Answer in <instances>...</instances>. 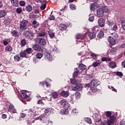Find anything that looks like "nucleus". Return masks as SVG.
I'll return each mask as SVG.
<instances>
[{
  "label": "nucleus",
  "instance_id": "f257e3e1",
  "mask_svg": "<svg viewBox=\"0 0 125 125\" xmlns=\"http://www.w3.org/2000/svg\"><path fill=\"white\" fill-rule=\"evenodd\" d=\"M23 35L26 38V39H28V40H33V38L35 37V33L31 31H25L23 33Z\"/></svg>",
  "mask_w": 125,
  "mask_h": 125
},
{
  "label": "nucleus",
  "instance_id": "f03ea898",
  "mask_svg": "<svg viewBox=\"0 0 125 125\" xmlns=\"http://www.w3.org/2000/svg\"><path fill=\"white\" fill-rule=\"evenodd\" d=\"M28 21L23 20L21 21L20 22V28L21 31H23V30H26V28L27 27V25L28 24Z\"/></svg>",
  "mask_w": 125,
  "mask_h": 125
},
{
  "label": "nucleus",
  "instance_id": "7ed1b4c3",
  "mask_svg": "<svg viewBox=\"0 0 125 125\" xmlns=\"http://www.w3.org/2000/svg\"><path fill=\"white\" fill-rule=\"evenodd\" d=\"M115 122V116H111L109 119H108L107 121L104 122V125H110L111 124H114Z\"/></svg>",
  "mask_w": 125,
  "mask_h": 125
},
{
  "label": "nucleus",
  "instance_id": "20e7f679",
  "mask_svg": "<svg viewBox=\"0 0 125 125\" xmlns=\"http://www.w3.org/2000/svg\"><path fill=\"white\" fill-rule=\"evenodd\" d=\"M21 98H24V99H27L30 97V92H26V90L21 91Z\"/></svg>",
  "mask_w": 125,
  "mask_h": 125
},
{
  "label": "nucleus",
  "instance_id": "39448f33",
  "mask_svg": "<svg viewBox=\"0 0 125 125\" xmlns=\"http://www.w3.org/2000/svg\"><path fill=\"white\" fill-rule=\"evenodd\" d=\"M38 115L37 111L36 110L30 109L28 110V115L29 117H36Z\"/></svg>",
  "mask_w": 125,
  "mask_h": 125
},
{
  "label": "nucleus",
  "instance_id": "423d86ee",
  "mask_svg": "<svg viewBox=\"0 0 125 125\" xmlns=\"http://www.w3.org/2000/svg\"><path fill=\"white\" fill-rule=\"evenodd\" d=\"M83 89V85L81 83H78L75 87H73L72 90L74 91H81Z\"/></svg>",
  "mask_w": 125,
  "mask_h": 125
},
{
  "label": "nucleus",
  "instance_id": "0eeeda50",
  "mask_svg": "<svg viewBox=\"0 0 125 125\" xmlns=\"http://www.w3.org/2000/svg\"><path fill=\"white\" fill-rule=\"evenodd\" d=\"M37 2H40L42 5L41 6V9L42 10H44L45 9V7H46V4H45V0H36Z\"/></svg>",
  "mask_w": 125,
  "mask_h": 125
},
{
  "label": "nucleus",
  "instance_id": "6e6552de",
  "mask_svg": "<svg viewBox=\"0 0 125 125\" xmlns=\"http://www.w3.org/2000/svg\"><path fill=\"white\" fill-rule=\"evenodd\" d=\"M91 84L93 86H98L100 84V82L98 80L94 79L91 81Z\"/></svg>",
  "mask_w": 125,
  "mask_h": 125
},
{
  "label": "nucleus",
  "instance_id": "1a4fd4ad",
  "mask_svg": "<svg viewBox=\"0 0 125 125\" xmlns=\"http://www.w3.org/2000/svg\"><path fill=\"white\" fill-rule=\"evenodd\" d=\"M98 25L100 27H104L105 26V20L103 18H100L98 20Z\"/></svg>",
  "mask_w": 125,
  "mask_h": 125
},
{
  "label": "nucleus",
  "instance_id": "9d476101",
  "mask_svg": "<svg viewBox=\"0 0 125 125\" xmlns=\"http://www.w3.org/2000/svg\"><path fill=\"white\" fill-rule=\"evenodd\" d=\"M60 103L62 107H64L65 108L70 106V104H68V102H67L65 100H61Z\"/></svg>",
  "mask_w": 125,
  "mask_h": 125
},
{
  "label": "nucleus",
  "instance_id": "9b49d317",
  "mask_svg": "<svg viewBox=\"0 0 125 125\" xmlns=\"http://www.w3.org/2000/svg\"><path fill=\"white\" fill-rule=\"evenodd\" d=\"M97 16L98 17H103L104 16V13L102 9L99 8L97 10Z\"/></svg>",
  "mask_w": 125,
  "mask_h": 125
},
{
  "label": "nucleus",
  "instance_id": "f8f14e48",
  "mask_svg": "<svg viewBox=\"0 0 125 125\" xmlns=\"http://www.w3.org/2000/svg\"><path fill=\"white\" fill-rule=\"evenodd\" d=\"M45 59L47 61H49V62H51V61L53 60V58L51 56L50 54L48 53H46L45 54Z\"/></svg>",
  "mask_w": 125,
  "mask_h": 125
},
{
  "label": "nucleus",
  "instance_id": "ddd939ff",
  "mask_svg": "<svg viewBox=\"0 0 125 125\" xmlns=\"http://www.w3.org/2000/svg\"><path fill=\"white\" fill-rule=\"evenodd\" d=\"M20 55L21 57H22V58H29V56L28 55V54H27L25 50L22 51L20 53Z\"/></svg>",
  "mask_w": 125,
  "mask_h": 125
},
{
  "label": "nucleus",
  "instance_id": "4468645a",
  "mask_svg": "<svg viewBox=\"0 0 125 125\" xmlns=\"http://www.w3.org/2000/svg\"><path fill=\"white\" fill-rule=\"evenodd\" d=\"M40 26V23L37 21H32V27L34 29H38Z\"/></svg>",
  "mask_w": 125,
  "mask_h": 125
},
{
  "label": "nucleus",
  "instance_id": "2eb2a0df",
  "mask_svg": "<svg viewBox=\"0 0 125 125\" xmlns=\"http://www.w3.org/2000/svg\"><path fill=\"white\" fill-rule=\"evenodd\" d=\"M108 42H109L110 44H111V45H115V44H116V41L111 37H109Z\"/></svg>",
  "mask_w": 125,
  "mask_h": 125
},
{
  "label": "nucleus",
  "instance_id": "dca6fc26",
  "mask_svg": "<svg viewBox=\"0 0 125 125\" xmlns=\"http://www.w3.org/2000/svg\"><path fill=\"white\" fill-rule=\"evenodd\" d=\"M93 118L94 119L95 121L96 122H97L98 123L100 122V120H101V118H100V116L98 115V114L97 113H95L93 115Z\"/></svg>",
  "mask_w": 125,
  "mask_h": 125
},
{
  "label": "nucleus",
  "instance_id": "f3484780",
  "mask_svg": "<svg viewBox=\"0 0 125 125\" xmlns=\"http://www.w3.org/2000/svg\"><path fill=\"white\" fill-rule=\"evenodd\" d=\"M40 120L41 121L42 123H46V121L47 120V116L44 114L42 115V116L40 117Z\"/></svg>",
  "mask_w": 125,
  "mask_h": 125
},
{
  "label": "nucleus",
  "instance_id": "a211bd4d",
  "mask_svg": "<svg viewBox=\"0 0 125 125\" xmlns=\"http://www.w3.org/2000/svg\"><path fill=\"white\" fill-rule=\"evenodd\" d=\"M39 43L41 45H45V44H46V40L44 38L39 39Z\"/></svg>",
  "mask_w": 125,
  "mask_h": 125
},
{
  "label": "nucleus",
  "instance_id": "6ab92c4d",
  "mask_svg": "<svg viewBox=\"0 0 125 125\" xmlns=\"http://www.w3.org/2000/svg\"><path fill=\"white\" fill-rule=\"evenodd\" d=\"M69 93L68 91H62L61 93V95L62 97H65V98L66 97H68L69 96Z\"/></svg>",
  "mask_w": 125,
  "mask_h": 125
},
{
  "label": "nucleus",
  "instance_id": "aec40b11",
  "mask_svg": "<svg viewBox=\"0 0 125 125\" xmlns=\"http://www.w3.org/2000/svg\"><path fill=\"white\" fill-rule=\"evenodd\" d=\"M7 14L6 11L5 10H0V18H3Z\"/></svg>",
  "mask_w": 125,
  "mask_h": 125
},
{
  "label": "nucleus",
  "instance_id": "412c9836",
  "mask_svg": "<svg viewBox=\"0 0 125 125\" xmlns=\"http://www.w3.org/2000/svg\"><path fill=\"white\" fill-rule=\"evenodd\" d=\"M11 35L12 37H19L20 36V34H19V32L18 31L13 30V31L11 32Z\"/></svg>",
  "mask_w": 125,
  "mask_h": 125
},
{
  "label": "nucleus",
  "instance_id": "4be33fe9",
  "mask_svg": "<svg viewBox=\"0 0 125 125\" xmlns=\"http://www.w3.org/2000/svg\"><path fill=\"white\" fill-rule=\"evenodd\" d=\"M87 34L88 35V37L91 39H94V38H95V37H96V34L94 32H89L87 33Z\"/></svg>",
  "mask_w": 125,
  "mask_h": 125
},
{
  "label": "nucleus",
  "instance_id": "5701e85b",
  "mask_svg": "<svg viewBox=\"0 0 125 125\" xmlns=\"http://www.w3.org/2000/svg\"><path fill=\"white\" fill-rule=\"evenodd\" d=\"M117 52H118V48H112L110 51V54L113 55L114 54H116Z\"/></svg>",
  "mask_w": 125,
  "mask_h": 125
},
{
  "label": "nucleus",
  "instance_id": "b1692460",
  "mask_svg": "<svg viewBox=\"0 0 125 125\" xmlns=\"http://www.w3.org/2000/svg\"><path fill=\"white\" fill-rule=\"evenodd\" d=\"M79 69L81 71H83L86 69V66L83 63H81L79 66Z\"/></svg>",
  "mask_w": 125,
  "mask_h": 125
},
{
  "label": "nucleus",
  "instance_id": "393cba45",
  "mask_svg": "<svg viewBox=\"0 0 125 125\" xmlns=\"http://www.w3.org/2000/svg\"><path fill=\"white\" fill-rule=\"evenodd\" d=\"M101 9H102L104 13H107V12H109V8L107 6H103Z\"/></svg>",
  "mask_w": 125,
  "mask_h": 125
},
{
  "label": "nucleus",
  "instance_id": "a878e982",
  "mask_svg": "<svg viewBox=\"0 0 125 125\" xmlns=\"http://www.w3.org/2000/svg\"><path fill=\"white\" fill-rule=\"evenodd\" d=\"M26 54H28V57H30V54H31L33 52V49L31 48H28L26 50H25Z\"/></svg>",
  "mask_w": 125,
  "mask_h": 125
},
{
  "label": "nucleus",
  "instance_id": "bb28decb",
  "mask_svg": "<svg viewBox=\"0 0 125 125\" xmlns=\"http://www.w3.org/2000/svg\"><path fill=\"white\" fill-rule=\"evenodd\" d=\"M33 48L37 51H41V49H42V47L40 46V45L37 44L34 45Z\"/></svg>",
  "mask_w": 125,
  "mask_h": 125
},
{
  "label": "nucleus",
  "instance_id": "cd10ccee",
  "mask_svg": "<svg viewBox=\"0 0 125 125\" xmlns=\"http://www.w3.org/2000/svg\"><path fill=\"white\" fill-rule=\"evenodd\" d=\"M67 29V26L64 24H61L59 26V29L61 31H64V30H66Z\"/></svg>",
  "mask_w": 125,
  "mask_h": 125
},
{
  "label": "nucleus",
  "instance_id": "c85d7f7f",
  "mask_svg": "<svg viewBox=\"0 0 125 125\" xmlns=\"http://www.w3.org/2000/svg\"><path fill=\"white\" fill-rule=\"evenodd\" d=\"M83 38L84 36L83 34H77L76 36V38L77 40L76 41L78 42V40H81L82 42H83Z\"/></svg>",
  "mask_w": 125,
  "mask_h": 125
},
{
  "label": "nucleus",
  "instance_id": "c756f323",
  "mask_svg": "<svg viewBox=\"0 0 125 125\" xmlns=\"http://www.w3.org/2000/svg\"><path fill=\"white\" fill-rule=\"evenodd\" d=\"M109 67L110 68H111V69H114V68L117 67V64H116V62H111L109 63Z\"/></svg>",
  "mask_w": 125,
  "mask_h": 125
},
{
  "label": "nucleus",
  "instance_id": "7c9ffc66",
  "mask_svg": "<svg viewBox=\"0 0 125 125\" xmlns=\"http://www.w3.org/2000/svg\"><path fill=\"white\" fill-rule=\"evenodd\" d=\"M60 113L62 115H67L69 113V111L65 108H63L60 110Z\"/></svg>",
  "mask_w": 125,
  "mask_h": 125
},
{
  "label": "nucleus",
  "instance_id": "2f4dec72",
  "mask_svg": "<svg viewBox=\"0 0 125 125\" xmlns=\"http://www.w3.org/2000/svg\"><path fill=\"white\" fill-rule=\"evenodd\" d=\"M11 2L14 6H18L19 4V2L18 1V0H12L11 1Z\"/></svg>",
  "mask_w": 125,
  "mask_h": 125
},
{
  "label": "nucleus",
  "instance_id": "473e14b6",
  "mask_svg": "<svg viewBox=\"0 0 125 125\" xmlns=\"http://www.w3.org/2000/svg\"><path fill=\"white\" fill-rule=\"evenodd\" d=\"M13 48H12V46H11L10 45H7L5 48V51H8L9 52H11V51H12V50Z\"/></svg>",
  "mask_w": 125,
  "mask_h": 125
},
{
  "label": "nucleus",
  "instance_id": "72a5a7b5",
  "mask_svg": "<svg viewBox=\"0 0 125 125\" xmlns=\"http://www.w3.org/2000/svg\"><path fill=\"white\" fill-rule=\"evenodd\" d=\"M25 10L26 11H28V12H31L32 10H33V7L31 5H28L25 8Z\"/></svg>",
  "mask_w": 125,
  "mask_h": 125
},
{
  "label": "nucleus",
  "instance_id": "f704fd0d",
  "mask_svg": "<svg viewBox=\"0 0 125 125\" xmlns=\"http://www.w3.org/2000/svg\"><path fill=\"white\" fill-rule=\"evenodd\" d=\"M44 112L45 113L43 115H45L47 117H48V116L50 115V109L49 108L45 109Z\"/></svg>",
  "mask_w": 125,
  "mask_h": 125
},
{
  "label": "nucleus",
  "instance_id": "c9c22d12",
  "mask_svg": "<svg viewBox=\"0 0 125 125\" xmlns=\"http://www.w3.org/2000/svg\"><path fill=\"white\" fill-rule=\"evenodd\" d=\"M103 37H104V32H103V31H100L98 35H97V37L99 39H102V38H103Z\"/></svg>",
  "mask_w": 125,
  "mask_h": 125
},
{
  "label": "nucleus",
  "instance_id": "e433bc0d",
  "mask_svg": "<svg viewBox=\"0 0 125 125\" xmlns=\"http://www.w3.org/2000/svg\"><path fill=\"white\" fill-rule=\"evenodd\" d=\"M80 74V70H75L73 74V77L74 78H78V75Z\"/></svg>",
  "mask_w": 125,
  "mask_h": 125
},
{
  "label": "nucleus",
  "instance_id": "4c0bfd02",
  "mask_svg": "<svg viewBox=\"0 0 125 125\" xmlns=\"http://www.w3.org/2000/svg\"><path fill=\"white\" fill-rule=\"evenodd\" d=\"M107 24L109 26H113L114 25V21L113 20H108L107 21Z\"/></svg>",
  "mask_w": 125,
  "mask_h": 125
},
{
  "label": "nucleus",
  "instance_id": "58836bf2",
  "mask_svg": "<svg viewBox=\"0 0 125 125\" xmlns=\"http://www.w3.org/2000/svg\"><path fill=\"white\" fill-rule=\"evenodd\" d=\"M101 61L103 62H104V61L108 62L109 61H111V59L107 58L106 57H103L101 59Z\"/></svg>",
  "mask_w": 125,
  "mask_h": 125
},
{
  "label": "nucleus",
  "instance_id": "ea45409f",
  "mask_svg": "<svg viewBox=\"0 0 125 125\" xmlns=\"http://www.w3.org/2000/svg\"><path fill=\"white\" fill-rule=\"evenodd\" d=\"M48 35L50 38V39H53L54 37H55V33L53 32H48Z\"/></svg>",
  "mask_w": 125,
  "mask_h": 125
},
{
  "label": "nucleus",
  "instance_id": "a19ab883",
  "mask_svg": "<svg viewBox=\"0 0 125 125\" xmlns=\"http://www.w3.org/2000/svg\"><path fill=\"white\" fill-rule=\"evenodd\" d=\"M52 96L54 98H57V97H58V92H53L52 94Z\"/></svg>",
  "mask_w": 125,
  "mask_h": 125
},
{
  "label": "nucleus",
  "instance_id": "79ce46f5",
  "mask_svg": "<svg viewBox=\"0 0 125 125\" xmlns=\"http://www.w3.org/2000/svg\"><path fill=\"white\" fill-rule=\"evenodd\" d=\"M15 61H20L21 58L19 57V55H17L14 56Z\"/></svg>",
  "mask_w": 125,
  "mask_h": 125
},
{
  "label": "nucleus",
  "instance_id": "37998d69",
  "mask_svg": "<svg viewBox=\"0 0 125 125\" xmlns=\"http://www.w3.org/2000/svg\"><path fill=\"white\" fill-rule=\"evenodd\" d=\"M26 45V40L23 39L21 42V46H24Z\"/></svg>",
  "mask_w": 125,
  "mask_h": 125
},
{
  "label": "nucleus",
  "instance_id": "c03bdc74",
  "mask_svg": "<svg viewBox=\"0 0 125 125\" xmlns=\"http://www.w3.org/2000/svg\"><path fill=\"white\" fill-rule=\"evenodd\" d=\"M75 94L77 99H80V97H81V93L79 92H76Z\"/></svg>",
  "mask_w": 125,
  "mask_h": 125
},
{
  "label": "nucleus",
  "instance_id": "a18cd8bd",
  "mask_svg": "<svg viewBox=\"0 0 125 125\" xmlns=\"http://www.w3.org/2000/svg\"><path fill=\"white\" fill-rule=\"evenodd\" d=\"M84 120L86 123H88V124H91L92 123L91 121V119L89 118H85L84 119Z\"/></svg>",
  "mask_w": 125,
  "mask_h": 125
},
{
  "label": "nucleus",
  "instance_id": "49530a36",
  "mask_svg": "<svg viewBox=\"0 0 125 125\" xmlns=\"http://www.w3.org/2000/svg\"><path fill=\"white\" fill-rule=\"evenodd\" d=\"M112 31H115V32H117L118 30V25L117 24H115L113 26V27L112 28Z\"/></svg>",
  "mask_w": 125,
  "mask_h": 125
},
{
  "label": "nucleus",
  "instance_id": "de8ad7c7",
  "mask_svg": "<svg viewBox=\"0 0 125 125\" xmlns=\"http://www.w3.org/2000/svg\"><path fill=\"white\" fill-rule=\"evenodd\" d=\"M99 64H100V63H99V62H94L93 63L92 66H93V67H94V68H95V67L98 66L99 65Z\"/></svg>",
  "mask_w": 125,
  "mask_h": 125
},
{
  "label": "nucleus",
  "instance_id": "09e8293b",
  "mask_svg": "<svg viewBox=\"0 0 125 125\" xmlns=\"http://www.w3.org/2000/svg\"><path fill=\"white\" fill-rule=\"evenodd\" d=\"M36 57L38 59H41V58H42V54L41 53H38L36 54Z\"/></svg>",
  "mask_w": 125,
  "mask_h": 125
},
{
  "label": "nucleus",
  "instance_id": "8fccbe9b",
  "mask_svg": "<svg viewBox=\"0 0 125 125\" xmlns=\"http://www.w3.org/2000/svg\"><path fill=\"white\" fill-rule=\"evenodd\" d=\"M111 35L113 38H115V39H118L119 38V35L116 33V32L112 33H111Z\"/></svg>",
  "mask_w": 125,
  "mask_h": 125
},
{
  "label": "nucleus",
  "instance_id": "3c124183",
  "mask_svg": "<svg viewBox=\"0 0 125 125\" xmlns=\"http://www.w3.org/2000/svg\"><path fill=\"white\" fill-rule=\"evenodd\" d=\"M3 45L6 46L8 44V40L7 39H5L3 41Z\"/></svg>",
  "mask_w": 125,
  "mask_h": 125
},
{
  "label": "nucleus",
  "instance_id": "603ef678",
  "mask_svg": "<svg viewBox=\"0 0 125 125\" xmlns=\"http://www.w3.org/2000/svg\"><path fill=\"white\" fill-rule=\"evenodd\" d=\"M71 83H72V84H77V83H78V81L75 79H73L71 80Z\"/></svg>",
  "mask_w": 125,
  "mask_h": 125
},
{
  "label": "nucleus",
  "instance_id": "864d4df0",
  "mask_svg": "<svg viewBox=\"0 0 125 125\" xmlns=\"http://www.w3.org/2000/svg\"><path fill=\"white\" fill-rule=\"evenodd\" d=\"M4 23L6 25H7V26H10V25H11V22H10V21L9 20H6L4 21Z\"/></svg>",
  "mask_w": 125,
  "mask_h": 125
},
{
  "label": "nucleus",
  "instance_id": "5fc2aeb1",
  "mask_svg": "<svg viewBox=\"0 0 125 125\" xmlns=\"http://www.w3.org/2000/svg\"><path fill=\"white\" fill-rule=\"evenodd\" d=\"M70 9L72 10H76V5L74 4H70L69 5Z\"/></svg>",
  "mask_w": 125,
  "mask_h": 125
},
{
  "label": "nucleus",
  "instance_id": "6e6d98bb",
  "mask_svg": "<svg viewBox=\"0 0 125 125\" xmlns=\"http://www.w3.org/2000/svg\"><path fill=\"white\" fill-rule=\"evenodd\" d=\"M26 5V2L24 1H20V5L21 6H25Z\"/></svg>",
  "mask_w": 125,
  "mask_h": 125
},
{
  "label": "nucleus",
  "instance_id": "4d7b16f0",
  "mask_svg": "<svg viewBox=\"0 0 125 125\" xmlns=\"http://www.w3.org/2000/svg\"><path fill=\"white\" fill-rule=\"evenodd\" d=\"M16 12L19 14L22 13V9L21 8H18L16 9Z\"/></svg>",
  "mask_w": 125,
  "mask_h": 125
},
{
  "label": "nucleus",
  "instance_id": "13d9d810",
  "mask_svg": "<svg viewBox=\"0 0 125 125\" xmlns=\"http://www.w3.org/2000/svg\"><path fill=\"white\" fill-rule=\"evenodd\" d=\"M90 89L92 92H96L97 91V88L95 87H92Z\"/></svg>",
  "mask_w": 125,
  "mask_h": 125
},
{
  "label": "nucleus",
  "instance_id": "bf43d9fd",
  "mask_svg": "<svg viewBox=\"0 0 125 125\" xmlns=\"http://www.w3.org/2000/svg\"><path fill=\"white\" fill-rule=\"evenodd\" d=\"M46 35L45 32H41L39 33V37H45Z\"/></svg>",
  "mask_w": 125,
  "mask_h": 125
},
{
  "label": "nucleus",
  "instance_id": "052dcab7",
  "mask_svg": "<svg viewBox=\"0 0 125 125\" xmlns=\"http://www.w3.org/2000/svg\"><path fill=\"white\" fill-rule=\"evenodd\" d=\"M116 76H119V77H123V73L118 71L116 72Z\"/></svg>",
  "mask_w": 125,
  "mask_h": 125
},
{
  "label": "nucleus",
  "instance_id": "680f3d73",
  "mask_svg": "<svg viewBox=\"0 0 125 125\" xmlns=\"http://www.w3.org/2000/svg\"><path fill=\"white\" fill-rule=\"evenodd\" d=\"M89 21H90V22H92V21H94V16H92L90 17L89 18Z\"/></svg>",
  "mask_w": 125,
  "mask_h": 125
},
{
  "label": "nucleus",
  "instance_id": "e2e57ef3",
  "mask_svg": "<svg viewBox=\"0 0 125 125\" xmlns=\"http://www.w3.org/2000/svg\"><path fill=\"white\" fill-rule=\"evenodd\" d=\"M94 7H95V4L94 3L91 4L90 6V9L91 10H94Z\"/></svg>",
  "mask_w": 125,
  "mask_h": 125
},
{
  "label": "nucleus",
  "instance_id": "0e129e2a",
  "mask_svg": "<svg viewBox=\"0 0 125 125\" xmlns=\"http://www.w3.org/2000/svg\"><path fill=\"white\" fill-rule=\"evenodd\" d=\"M125 125V119H123L120 122V125Z\"/></svg>",
  "mask_w": 125,
  "mask_h": 125
},
{
  "label": "nucleus",
  "instance_id": "69168bd1",
  "mask_svg": "<svg viewBox=\"0 0 125 125\" xmlns=\"http://www.w3.org/2000/svg\"><path fill=\"white\" fill-rule=\"evenodd\" d=\"M122 28L125 30V21H122Z\"/></svg>",
  "mask_w": 125,
  "mask_h": 125
},
{
  "label": "nucleus",
  "instance_id": "338daca9",
  "mask_svg": "<svg viewBox=\"0 0 125 125\" xmlns=\"http://www.w3.org/2000/svg\"><path fill=\"white\" fill-rule=\"evenodd\" d=\"M9 108L11 110H13V109H14V106L12 104H10V105H9Z\"/></svg>",
  "mask_w": 125,
  "mask_h": 125
},
{
  "label": "nucleus",
  "instance_id": "774afa93",
  "mask_svg": "<svg viewBox=\"0 0 125 125\" xmlns=\"http://www.w3.org/2000/svg\"><path fill=\"white\" fill-rule=\"evenodd\" d=\"M106 114L107 117H111V112L107 111Z\"/></svg>",
  "mask_w": 125,
  "mask_h": 125
}]
</instances>
